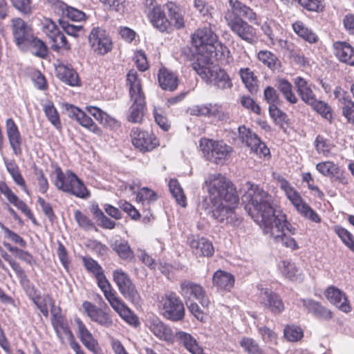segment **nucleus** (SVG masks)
Returning a JSON list of instances; mask_svg holds the SVG:
<instances>
[{
    "label": "nucleus",
    "instance_id": "1",
    "mask_svg": "<svg viewBox=\"0 0 354 354\" xmlns=\"http://www.w3.org/2000/svg\"><path fill=\"white\" fill-rule=\"evenodd\" d=\"M245 209L263 230L280 211L274 208L272 196L257 185L247 183L242 196Z\"/></svg>",
    "mask_w": 354,
    "mask_h": 354
},
{
    "label": "nucleus",
    "instance_id": "2",
    "mask_svg": "<svg viewBox=\"0 0 354 354\" xmlns=\"http://www.w3.org/2000/svg\"><path fill=\"white\" fill-rule=\"evenodd\" d=\"M205 185L209 194V203L221 201L231 202L232 204L239 203V197L232 183L223 175L215 173L209 174Z\"/></svg>",
    "mask_w": 354,
    "mask_h": 354
},
{
    "label": "nucleus",
    "instance_id": "3",
    "mask_svg": "<svg viewBox=\"0 0 354 354\" xmlns=\"http://www.w3.org/2000/svg\"><path fill=\"white\" fill-rule=\"evenodd\" d=\"M127 81L129 86V95L132 102L128 120L135 123L140 122L145 109V96L137 72L134 70L129 71L127 75Z\"/></svg>",
    "mask_w": 354,
    "mask_h": 354
},
{
    "label": "nucleus",
    "instance_id": "4",
    "mask_svg": "<svg viewBox=\"0 0 354 354\" xmlns=\"http://www.w3.org/2000/svg\"><path fill=\"white\" fill-rule=\"evenodd\" d=\"M192 44L198 54V59L201 63L208 64L211 62V56L215 55V44H217L218 36L210 26L198 28L192 36Z\"/></svg>",
    "mask_w": 354,
    "mask_h": 354
},
{
    "label": "nucleus",
    "instance_id": "5",
    "mask_svg": "<svg viewBox=\"0 0 354 354\" xmlns=\"http://www.w3.org/2000/svg\"><path fill=\"white\" fill-rule=\"evenodd\" d=\"M193 69L207 84L221 90L231 88L232 80L227 72L216 66H211L209 63H201L200 59L192 64Z\"/></svg>",
    "mask_w": 354,
    "mask_h": 354
},
{
    "label": "nucleus",
    "instance_id": "6",
    "mask_svg": "<svg viewBox=\"0 0 354 354\" xmlns=\"http://www.w3.org/2000/svg\"><path fill=\"white\" fill-rule=\"evenodd\" d=\"M275 179L279 187L285 192L286 196L299 214L316 223L321 222L320 216L301 198L299 193L290 185L286 179L280 175L277 176Z\"/></svg>",
    "mask_w": 354,
    "mask_h": 354
},
{
    "label": "nucleus",
    "instance_id": "7",
    "mask_svg": "<svg viewBox=\"0 0 354 354\" xmlns=\"http://www.w3.org/2000/svg\"><path fill=\"white\" fill-rule=\"evenodd\" d=\"M238 203H235L232 204V203L227 201L209 203L207 198H205L201 204V207L207 214H211L212 216L218 222L236 225L240 222L234 213Z\"/></svg>",
    "mask_w": 354,
    "mask_h": 354
},
{
    "label": "nucleus",
    "instance_id": "8",
    "mask_svg": "<svg viewBox=\"0 0 354 354\" xmlns=\"http://www.w3.org/2000/svg\"><path fill=\"white\" fill-rule=\"evenodd\" d=\"M200 148L207 158L217 165H223L233 151L231 146L223 141L202 138Z\"/></svg>",
    "mask_w": 354,
    "mask_h": 354
},
{
    "label": "nucleus",
    "instance_id": "9",
    "mask_svg": "<svg viewBox=\"0 0 354 354\" xmlns=\"http://www.w3.org/2000/svg\"><path fill=\"white\" fill-rule=\"evenodd\" d=\"M225 19L230 30L240 39L251 44L255 42L256 29L240 16H234L230 12H226Z\"/></svg>",
    "mask_w": 354,
    "mask_h": 354
},
{
    "label": "nucleus",
    "instance_id": "10",
    "mask_svg": "<svg viewBox=\"0 0 354 354\" xmlns=\"http://www.w3.org/2000/svg\"><path fill=\"white\" fill-rule=\"evenodd\" d=\"M163 316L171 321L182 320L185 316V307L183 301L174 292H167L160 301Z\"/></svg>",
    "mask_w": 354,
    "mask_h": 354
},
{
    "label": "nucleus",
    "instance_id": "11",
    "mask_svg": "<svg viewBox=\"0 0 354 354\" xmlns=\"http://www.w3.org/2000/svg\"><path fill=\"white\" fill-rule=\"evenodd\" d=\"M113 277L120 292L124 297L132 303L138 304L140 299V295L129 275L119 269L113 271Z\"/></svg>",
    "mask_w": 354,
    "mask_h": 354
},
{
    "label": "nucleus",
    "instance_id": "12",
    "mask_svg": "<svg viewBox=\"0 0 354 354\" xmlns=\"http://www.w3.org/2000/svg\"><path fill=\"white\" fill-rule=\"evenodd\" d=\"M88 43L93 50L101 55L107 54L113 47L109 33L100 27L92 29L88 35Z\"/></svg>",
    "mask_w": 354,
    "mask_h": 354
},
{
    "label": "nucleus",
    "instance_id": "13",
    "mask_svg": "<svg viewBox=\"0 0 354 354\" xmlns=\"http://www.w3.org/2000/svg\"><path fill=\"white\" fill-rule=\"evenodd\" d=\"M238 130L239 138L250 149L251 152L260 158L270 155V149L255 133L244 126L239 127Z\"/></svg>",
    "mask_w": 354,
    "mask_h": 354
},
{
    "label": "nucleus",
    "instance_id": "14",
    "mask_svg": "<svg viewBox=\"0 0 354 354\" xmlns=\"http://www.w3.org/2000/svg\"><path fill=\"white\" fill-rule=\"evenodd\" d=\"M179 293L185 300L194 298L205 308L210 304V300L203 286L190 280H184L180 283Z\"/></svg>",
    "mask_w": 354,
    "mask_h": 354
},
{
    "label": "nucleus",
    "instance_id": "15",
    "mask_svg": "<svg viewBox=\"0 0 354 354\" xmlns=\"http://www.w3.org/2000/svg\"><path fill=\"white\" fill-rule=\"evenodd\" d=\"M283 221H284L283 217L278 218V221H277L278 225L276 224L275 225L266 227L263 232L265 234L272 238L275 243H280L286 248L296 250L299 249L298 243L294 238L288 236L286 232L282 230L280 224Z\"/></svg>",
    "mask_w": 354,
    "mask_h": 354
},
{
    "label": "nucleus",
    "instance_id": "16",
    "mask_svg": "<svg viewBox=\"0 0 354 354\" xmlns=\"http://www.w3.org/2000/svg\"><path fill=\"white\" fill-rule=\"evenodd\" d=\"M131 138L133 145L141 151H151L158 145L153 134L138 128L131 130Z\"/></svg>",
    "mask_w": 354,
    "mask_h": 354
},
{
    "label": "nucleus",
    "instance_id": "17",
    "mask_svg": "<svg viewBox=\"0 0 354 354\" xmlns=\"http://www.w3.org/2000/svg\"><path fill=\"white\" fill-rule=\"evenodd\" d=\"M82 308L91 321L104 328H111L113 321L110 313L90 301H84Z\"/></svg>",
    "mask_w": 354,
    "mask_h": 354
},
{
    "label": "nucleus",
    "instance_id": "18",
    "mask_svg": "<svg viewBox=\"0 0 354 354\" xmlns=\"http://www.w3.org/2000/svg\"><path fill=\"white\" fill-rule=\"evenodd\" d=\"M259 299L261 304L274 314H280L284 310L282 299L270 289L259 288Z\"/></svg>",
    "mask_w": 354,
    "mask_h": 354
},
{
    "label": "nucleus",
    "instance_id": "19",
    "mask_svg": "<svg viewBox=\"0 0 354 354\" xmlns=\"http://www.w3.org/2000/svg\"><path fill=\"white\" fill-rule=\"evenodd\" d=\"M146 325L149 330L159 339L168 343L173 342L174 337L171 329L158 317L155 315L149 316Z\"/></svg>",
    "mask_w": 354,
    "mask_h": 354
},
{
    "label": "nucleus",
    "instance_id": "20",
    "mask_svg": "<svg viewBox=\"0 0 354 354\" xmlns=\"http://www.w3.org/2000/svg\"><path fill=\"white\" fill-rule=\"evenodd\" d=\"M11 27L16 44L20 48H24L32 39L30 28L22 19L19 17L12 19Z\"/></svg>",
    "mask_w": 354,
    "mask_h": 354
},
{
    "label": "nucleus",
    "instance_id": "21",
    "mask_svg": "<svg viewBox=\"0 0 354 354\" xmlns=\"http://www.w3.org/2000/svg\"><path fill=\"white\" fill-rule=\"evenodd\" d=\"M6 135L9 141L10 146L13 153L16 156L21 154L22 138L19 128L12 118H8L6 121Z\"/></svg>",
    "mask_w": 354,
    "mask_h": 354
},
{
    "label": "nucleus",
    "instance_id": "22",
    "mask_svg": "<svg viewBox=\"0 0 354 354\" xmlns=\"http://www.w3.org/2000/svg\"><path fill=\"white\" fill-rule=\"evenodd\" d=\"M66 111L69 118L75 119L83 127L94 133L100 131V129L95 125L93 120L78 107L72 104H66Z\"/></svg>",
    "mask_w": 354,
    "mask_h": 354
},
{
    "label": "nucleus",
    "instance_id": "23",
    "mask_svg": "<svg viewBox=\"0 0 354 354\" xmlns=\"http://www.w3.org/2000/svg\"><path fill=\"white\" fill-rule=\"evenodd\" d=\"M333 47L334 55L340 62L354 66V48L350 44L337 41L333 43Z\"/></svg>",
    "mask_w": 354,
    "mask_h": 354
},
{
    "label": "nucleus",
    "instance_id": "24",
    "mask_svg": "<svg viewBox=\"0 0 354 354\" xmlns=\"http://www.w3.org/2000/svg\"><path fill=\"white\" fill-rule=\"evenodd\" d=\"M325 295L326 298L337 308L344 313H349L351 307L349 304L346 294L335 286L328 287Z\"/></svg>",
    "mask_w": 354,
    "mask_h": 354
},
{
    "label": "nucleus",
    "instance_id": "25",
    "mask_svg": "<svg viewBox=\"0 0 354 354\" xmlns=\"http://www.w3.org/2000/svg\"><path fill=\"white\" fill-rule=\"evenodd\" d=\"M192 252L198 257H211L214 249L211 241L205 238L192 237L189 241Z\"/></svg>",
    "mask_w": 354,
    "mask_h": 354
},
{
    "label": "nucleus",
    "instance_id": "26",
    "mask_svg": "<svg viewBox=\"0 0 354 354\" xmlns=\"http://www.w3.org/2000/svg\"><path fill=\"white\" fill-rule=\"evenodd\" d=\"M3 194L7 200L17 208L20 209L26 216L30 218L32 216L31 210L26 204L10 189L5 182H0V195Z\"/></svg>",
    "mask_w": 354,
    "mask_h": 354
},
{
    "label": "nucleus",
    "instance_id": "27",
    "mask_svg": "<svg viewBox=\"0 0 354 354\" xmlns=\"http://www.w3.org/2000/svg\"><path fill=\"white\" fill-rule=\"evenodd\" d=\"M278 268L286 278L291 281H301L304 278V275L301 270L294 262L290 261H281L278 263Z\"/></svg>",
    "mask_w": 354,
    "mask_h": 354
},
{
    "label": "nucleus",
    "instance_id": "28",
    "mask_svg": "<svg viewBox=\"0 0 354 354\" xmlns=\"http://www.w3.org/2000/svg\"><path fill=\"white\" fill-rule=\"evenodd\" d=\"M55 173V178L53 180L55 186L57 189L68 194L71 190L70 183L73 182L75 174L71 170L64 172L60 167H57Z\"/></svg>",
    "mask_w": 354,
    "mask_h": 354
},
{
    "label": "nucleus",
    "instance_id": "29",
    "mask_svg": "<svg viewBox=\"0 0 354 354\" xmlns=\"http://www.w3.org/2000/svg\"><path fill=\"white\" fill-rule=\"evenodd\" d=\"M230 7L226 12H230L232 15L245 17L251 22H255L257 20L256 13L248 6L243 4L239 0H228Z\"/></svg>",
    "mask_w": 354,
    "mask_h": 354
},
{
    "label": "nucleus",
    "instance_id": "30",
    "mask_svg": "<svg viewBox=\"0 0 354 354\" xmlns=\"http://www.w3.org/2000/svg\"><path fill=\"white\" fill-rule=\"evenodd\" d=\"M56 74L59 80L69 86H74L78 84V75L69 65L59 64L56 67Z\"/></svg>",
    "mask_w": 354,
    "mask_h": 354
},
{
    "label": "nucleus",
    "instance_id": "31",
    "mask_svg": "<svg viewBox=\"0 0 354 354\" xmlns=\"http://www.w3.org/2000/svg\"><path fill=\"white\" fill-rule=\"evenodd\" d=\"M293 82L295 85L297 92L301 99L306 104H310L315 102V95L307 81L301 77L294 78Z\"/></svg>",
    "mask_w": 354,
    "mask_h": 354
},
{
    "label": "nucleus",
    "instance_id": "32",
    "mask_svg": "<svg viewBox=\"0 0 354 354\" xmlns=\"http://www.w3.org/2000/svg\"><path fill=\"white\" fill-rule=\"evenodd\" d=\"M212 283L218 289L230 291L234 286V276L225 271L218 270L212 277Z\"/></svg>",
    "mask_w": 354,
    "mask_h": 354
},
{
    "label": "nucleus",
    "instance_id": "33",
    "mask_svg": "<svg viewBox=\"0 0 354 354\" xmlns=\"http://www.w3.org/2000/svg\"><path fill=\"white\" fill-rule=\"evenodd\" d=\"M110 306L120 315V317L128 324L133 326L138 324V317L120 298H118L115 301L111 302Z\"/></svg>",
    "mask_w": 354,
    "mask_h": 354
},
{
    "label": "nucleus",
    "instance_id": "34",
    "mask_svg": "<svg viewBox=\"0 0 354 354\" xmlns=\"http://www.w3.org/2000/svg\"><path fill=\"white\" fill-rule=\"evenodd\" d=\"M158 79L159 84L163 90L173 91L177 88L178 77L165 68L159 70Z\"/></svg>",
    "mask_w": 354,
    "mask_h": 354
},
{
    "label": "nucleus",
    "instance_id": "35",
    "mask_svg": "<svg viewBox=\"0 0 354 354\" xmlns=\"http://www.w3.org/2000/svg\"><path fill=\"white\" fill-rule=\"evenodd\" d=\"M86 110L93 115L100 124L109 128L119 126L118 121L98 107L87 106Z\"/></svg>",
    "mask_w": 354,
    "mask_h": 354
},
{
    "label": "nucleus",
    "instance_id": "36",
    "mask_svg": "<svg viewBox=\"0 0 354 354\" xmlns=\"http://www.w3.org/2000/svg\"><path fill=\"white\" fill-rule=\"evenodd\" d=\"M52 325L61 341L64 342V337L68 339L73 337L72 332L68 327L64 317L60 313H55L51 319Z\"/></svg>",
    "mask_w": 354,
    "mask_h": 354
},
{
    "label": "nucleus",
    "instance_id": "37",
    "mask_svg": "<svg viewBox=\"0 0 354 354\" xmlns=\"http://www.w3.org/2000/svg\"><path fill=\"white\" fill-rule=\"evenodd\" d=\"M49 2L57 6L63 17H66L68 19L74 21H81L85 19V14L82 11H80L73 7L68 6L64 2L59 1V0H48Z\"/></svg>",
    "mask_w": 354,
    "mask_h": 354
},
{
    "label": "nucleus",
    "instance_id": "38",
    "mask_svg": "<svg viewBox=\"0 0 354 354\" xmlns=\"http://www.w3.org/2000/svg\"><path fill=\"white\" fill-rule=\"evenodd\" d=\"M147 17L152 25L160 32L167 31L170 26V22L161 7L154 11H150Z\"/></svg>",
    "mask_w": 354,
    "mask_h": 354
},
{
    "label": "nucleus",
    "instance_id": "39",
    "mask_svg": "<svg viewBox=\"0 0 354 354\" xmlns=\"http://www.w3.org/2000/svg\"><path fill=\"white\" fill-rule=\"evenodd\" d=\"M95 278L97 279L98 287L102 291L104 297L108 301L109 304L119 298L117 296V292L113 289L111 283L106 278L104 274V271L102 272V274L97 275Z\"/></svg>",
    "mask_w": 354,
    "mask_h": 354
},
{
    "label": "nucleus",
    "instance_id": "40",
    "mask_svg": "<svg viewBox=\"0 0 354 354\" xmlns=\"http://www.w3.org/2000/svg\"><path fill=\"white\" fill-rule=\"evenodd\" d=\"M300 302L309 312L313 313L317 317L329 319L332 316L330 310L313 299H301Z\"/></svg>",
    "mask_w": 354,
    "mask_h": 354
},
{
    "label": "nucleus",
    "instance_id": "41",
    "mask_svg": "<svg viewBox=\"0 0 354 354\" xmlns=\"http://www.w3.org/2000/svg\"><path fill=\"white\" fill-rule=\"evenodd\" d=\"M4 163L8 172L12 176L14 182L17 185L20 186L24 192L27 194H30L25 180L19 171L17 165L13 160H8L7 159H4Z\"/></svg>",
    "mask_w": 354,
    "mask_h": 354
},
{
    "label": "nucleus",
    "instance_id": "42",
    "mask_svg": "<svg viewBox=\"0 0 354 354\" xmlns=\"http://www.w3.org/2000/svg\"><path fill=\"white\" fill-rule=\"evenodd\" d=\"M75 322L78 327L80 339L82 344L89 350H93L97 344L91 333L87 329L84 324L77 318Z\"/></svg>",
    "mask_w": 354,
    "mask_h": 354
},
{
    "label": "nucleus",
    "instance_id": "43",
    "mask_svg": "<svg viewBox=\"0 0 354 354\" xmlns=\"http://www.w3.org/2000/svg\"><path fill=\"white\" fill-rule=\"evenodd\" d=\"M72 181L69 185L71 187L69 194L82 199L90 198L91 192L88 190L84 182L76 174H75Z\"/></svg>",
    "mask_w": 354,
    "mask_h": 354
},
{
    "label": "nucleus",
    "instance_id": "44",
    "mask_svg": "<svg viewBox=\"0 0 354 354\" xmlns=\"http://www.w3.org/2000/svg\"><path fill=\"white\" fill-rule=\"evenodd\" d=\"M72 181L69 185L71 187L69 194L82 199L90 198L91 192L88 190L84 182L76 174H75Z\"/></svg>",
    "mask_w": 354,
    "mask_h": 354
},
{
    "label": "nucleus",
    "instance_id": "45",
    "mask_svg": "<svg viewBox=\"0 0 354 354\" xmlns=\"http://www.w3.org/2000/svg\"><path fill=\"white\" fill-rule=\"evenodd\" d=\"M72 181L69 185L71 187L69 194L82 199L90 198L91 192L88 190L84 182L76 174H75Z\"/></svg>",
    "mask_w": 354,
    "mask_h": 354
},
{
    "label": "nucleus",
    "instance_id": "46",
    "mask_svg": "<svg viewBox=\"0 0 354 354\" xmlns=\"http://www.w3.org/2000/svg\"><path fill=\"white\" fill-rule=\"evenodd\" d=\"M113 250L118 256L126 261H131L134 258V254L128 242L125 240H115L111 245Z\"/></svg>",
    "mask_w": 354,
    "mask_h": 354
},
{
    "label": "nucleus",
    "instance_id": "47",
    "mask_svg": "<svg viewBox=\"0 0 354 354\" xmlns=\"http://www.w3.org/2000/svg\"><path fill=\"white\" fill-rule=\"evenodd\" d=\"M283 97L290 104H296L298 101L297 96L292 91V85L283 78L278 79L276 84Z\"/></svg>",
    "mask_w": 354,
    "mask_h": 354
},
{
    "label": "nucleus",
    "instance_id": "48",
    "mask_svg": "<svg viewBox=\"0 0 354 354\" xmlns=\"http://www.w3.org/2000/svg\"><path fill=\"white\" fill-rule=\"evenodd\" d=\"M342 115L346 118V122L354 125V102L348 95L339 97Z\"/></svg>",
    "mask_w": 354,
    "mask_h": 354
},
{
    "label": "nucleus",
    "instance_id": "49",
    "mask_svg": "<svg viewBox=\"0 0 354 354\" xmlns=\"http://www.w3.org/2000/svg\"><path fill=\"white\" fill-rule=\"evenodd\" d=\"M295 32L309 43H315L317 41V36L301 21H296L292 24Z\"/></svg>",
    "mask_w": 354,
    "mask_h": 354
},
{
    "label": "nucleus",
    "instance_id": "50",
    "mask_svg": "<svg viewBox=\"0 0 354 354\" xmlns=\"http://www.w3.org/2000/svg\"><path fill=\"white\" fill-rule=\"evenodd\" d=\"M239 74L243 83L250 93L257 91V79L249 68H241Z\"/></svg>",
    "mask_w": 354,
    "mask_h": 354
},
{
    "label": "nucleus",
    "instance_id": "51",
    "mask_svg": "<svg viewBox=\"0 0 354 354\" xmlns=\"http://www.w3.org/2000/svg\"><path fill=\"white\" fill-rule=\"evenodd\" d=\"M49 40L51 48L55 52H59L60 50H69L71 49L70 44L61 31L56 35H51V38Z\"/></svg>",
    "mask_w": 354,
    "mask_h": 354
},
{
    "label": "nucleus",
    "instance_id": "52",
    "mask_svg": "<svg viewBox=\"0 0 354 354\" xmlns=\"http://www.w3.org/2000/svg\"><path fill=\"white\" fill-rule=\"evenodd\" d=\"M168 185L170 192L176 202L180 205L185 207L187 205L186 197L178 181L176 179H171Z\"/></svg>",
    "mask_w": 354,
    "mask_h": 354
},
{
    "label": "nucleus",
    "instance_id": "53",
    "mask_svg": "<svg viewBox=\"0 0 354 354\" xmlns=\"http://www.w3.org/2000/svg\"><path fill=\"white\" fill-rule=\"evenodd\" d=\"M258 59L270 69L274 70L280 66L277 57L268 50H260L257 54Z\"/></svg>",
    "mask_w": 354,
    "mask_h": 354
},
{
    "label": "nucleus",
    "instance_id": "54",
    "mask_svg": "<svg viewBox=\"0 0 354 354\" xmlns=\"http://www.w3.org/2000/svg\"><path fill=\"white\" fill-rule=\"evenodd\" d=\"M333 230L342 243L351 251L354 252V236L349 231L340 225H335Z\"/></svg>",
    "mask_w": 354,
    "mask_h": 354
},
{
    "label": "nucleus",
    "instance_id": "55",
    "mask_svg": "<svg viewBox=\"0 0 354 354\" xmlns=\"http://www.w3.org/2000/svg\"><path fill=\"white\" fill-rule=\"evenodd\" d=\"M43 110L49 122L57 129L61 128L59 115L53 102L48 101L43 104Z\"/></svg>",
    "mask_w": 354,
    "mask_h": 354
},
{
    "label": "nucleus",
    "instance_id": "56",
    "mask_svg": "<svg viewBox=\"0 0 354 354\" xmlns=\"http://www.w3.org/2000/svg\"><path fill=\"white\" fill-rule=\"evenodd\" d=\"M283 337L288 342H298L304 337V331L298 326L286 325L283 328Z\"/></svg>",
    "mask_w": 354,
    "mask_h": 354
},
{
    "label": "nucleus",
    "instance_id": "57",
    "mask_svg": "<svg viewBox=\"0 0 354 354\" xmlns=\"http://www.w3.org/2000/svg\"><path fill=\"white\" fill-rule=\"evenodd\" d=\"M240 345L248 354H263L259 344L252 338L244 337L241 339Z\"/></svg>",
    "mask_w": 354,
    "mask_h": 354
},
{
    "label": "nucleus",
    "instance_id": "58",
    "mask_svg": "<svg viewBox=\"0 0 354 354\" xmlns=\"http://www.w3.org/2000/svg\"><path fill=\"white\" fill-rule=\"evenodd\" d=\"M310 105L326 120L329 121L332 120L333 114L331 109L327 103L315 99V102Z\"/></svg>",
    "mask_w": 354,
    "mask_h": 354
},
{
    "label": "nucleus",
    "instance_id": "59",
    "mask_svg": "<svg viewBox=\"0 0 354 354\" xmlns=\"http://www.w3.org/2000/svg\"><path fill=\"white\" fill-rule=\"evenodd\" d=\"M317 170L323 176L331 177L338 172V165L332 161H324L317 164Z\"/></svg>",
    "mask_w": 354,
    "mask_h": 354
},
{
    "label": "nucleus",
    "instance_id": "60",
    "mask_svg": "<svg viewBox=\"0 0 354 354\" xmlns=\"http://www.w3.org/2000/svg\"><path fill=\"white\" fill-rule=\"evenodd\" d=\"M221 107L217 104H205L196 106L194 109V111L199 115L204 116H217L220 113Z\"/></svg>",
    "mask_w": 354,
    "mask_h": 354
},
{
    "label": "nucleus",
    "instance_id": "61",
    "mask_svg": "<svg viewBox=\"0 0 354 354\" xmlns=\"http://www.w3.org/2000/svg\"><path fill=\"white\" fill-rule=\"evenodd\" d=\"M157 198L156 193L147 187L140 189L136 196L137 201L142 203L143 205L153 203L156 201Z\"/></svg>",
    "mask_w": 354,
    "mask_h": 354
},
{
    "label": "nucleus",
    "instance_id": "62",
    "mask_svg": "<svg viewBox=\"0 0 354 354\" xmlns=\"http://www.w3.org/2000/svg\"><path fill=\"white\" fill-rule=\"evenodd\" d=\"M215 48L216 53L211 56L209 64L212 63L213 58L216 59H225L227 62L232 59L231 52L226 46L217 41V44H215Z\"/></svg>",
    "mask_w": 354,
    "mask_h": 354
},
{
    "label": "nucleus",
    "instance_id": "63",
    "mask_svg": "<svg viewBox=\"0 0 354 354\" xmlns=\"http://www.w3.org/2000/svg\"><path fill=\"white\" fill-rule=\"evenodd\" d=\"M259 333L263 341L270 345H277L278 336L277 334L266 326H262L258 329Z\"/></svg>",
    "mask_w": 354,
    "mask_h": 354
},
{
    "label": "nucleus",
    "instance_id": "64",
    "mask_svg": "<svg viewBox=\"0 0 354 354\" xmlns=\"http://www.w3.org/2000/svg\"><path fill=\"white\" fill-rule=\"evenodd\" d=\"M74 217L78 225L84 230L95 228L94 223L80 210H75Z\"/></svg>",
    "mask_w": 354,
    "mask_h": 354
}]
</instances>
